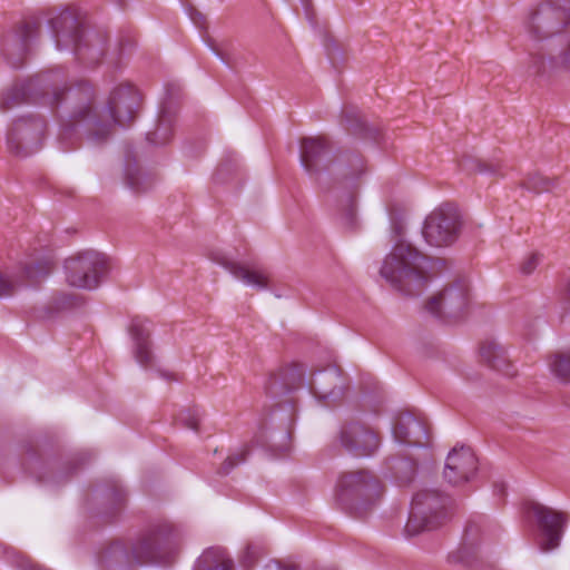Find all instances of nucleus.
Listing matches in <instances>:
<instances>
[{
  "label": "nucleus",
  "mask_w": 570,
  "mask_h": 570,
  "mask_svg": "<svg viewBox=\"0 0 570 570\" xmlns=\"http://www.w3.org/2000/svg\"><path fill=\"white\" fill-rule=\"evenodd\" d=\"M97 90L86 79L69 83L65 92H56L53 104L60 110L58 142L62 150L76 149L82 136L102 144L111 136L115 125L129 126L141 105V95L132 85L116 87L99 110Z\"/></svg>",
  "instance_id": "1"
},
{
  "label": "nucleus",
  "mask_w": 570,
  "mask_h": 570,
  "mask_svg": "<svg viewBox=\"0 0 570 570\" xmlns=\"http://www.w3.org/2000/svg\"><path fill=\"white\" fill-rule=\"evenodd\" d=\"M180 531L168 520L153 522L146 532L127 548L120 541L112 542L105 551L106 559L127 564L170 563L179 544Z\"/></svg>",
  "instance_id": "2"
},
{
  "label": "nucleus",
  "mask_w": 570,
  "mask_h": 570,
  "mask_svg": "<svg viewBox=\"0 0 570 570\" xmlns=\"http://www.w3.org/2000/svg\"><path fill=\"white\" fill-rule=\"evenodd\" d=\"M430 257L411 244L399 240L385 257L380 274L406 296H419L431 279Z\"/></svg>",
  "instance_id": "3"
},
{
  "label": "nucleus",
  "mask_w": 570,
  "mask_h": 570,
  "mask_svg": "<svg viewBox=\"0 0 570 570\" xmlns=\"http://www.w3.org/2000/svg\"><path fill=\"white\" fill-rule=\"evenodd\" d=\"M366 173L365 160L360 153L352 150H340L328 160L325 179L328 188L325 191L337 194L343 191L342 224L354 229L356 226L355 195L361 177Z\"/></svg>",
  "instance_id": "4"
},
{
  "label": "nucleus",
  "mask_w": 570,
  "mask_h": 570,
  "mask_svg": "<svg viewBox=\"0 0 570 570\" xmlns=\"http://www.w3.org/2000/svg\"><path fill=\"white\" fill-rule=\"evenodd\" d=\"M49 24L58 50L72 49L76 58L88 66L97 65L104 57V40L98 35L87 36L73 11H59L50 18Z\"/></svg>",
  "instance_id": "5"
},
{
  "label": "nucleus",
  "mask_w": 570,
  "mask_h": 570,
  "mask_svg": "<svg viewBox=\"0 0 570 570\" xmlns=\"http://www.w3.org/2000/svg\"><path fill=\"white\" fill-rule=\"evenodd\" d=\"M60 69L40 72L26 80L16 81L0 94V110L7 112L29 102H41L53 109L60 118L59 107L53 104L56 92H65L69 83H62Z\"/></svg>",
  "instance_id": "6"
},
{
  "label": "nucleus",
  "mask_w": 570,
  "mask_h": 570,
  "mask_svg": "<svg viewBox=\"0 0 570 570\" xmlns=\"http://www.w3.org/2000/svg\"><path fill=\"white\" fill-rule=\"evenodd\" d=\"M383 491V484L371 471H348L337 479L335 500L346 513L362 517L380 500Z\"/></svg>",
  "instance_id": "7"
},
{
  "label": "nucleus",
  "mask_w": 570,
  "mask_h": 570,
  "mask_svg": "<svg viewBox=\"0 0 570 570\" xmlns=\"http://www.w3.org/2000/svg\"><path fill=\"white\" fill-rule=\"evenodd\" d=\"M451 498L439 491L424 489L414 494L407 522L406 538H414L442 527L450 517Z\"/></svg>",
  "instance_id": "8"
},
{
  "label": "nucleus",
  "mask_w": 570,
  "mask_h": 570,
  "mask_svg": "<svg viewBox=\"0 0 570 570\" xmlns=\"http://www.w3.org/2000/svg\"><path fill=\"white\" fill-rule=\"evenodd\" d=\"M461 228L459 208L454 204L444 203L426 216L422 235L429 245L443 247L452 245L459 238Z\"/></svg>",
  "instance_id": "9"
},
{
  "label": "nucleus",
  "mask_w": 570,
  "mask_h": 570,
  "mask_svg": "<svg viewBox=\"0 0 570 570\" xmlns=\"http://www.w3.org/2000/svg\"><path fill=\"white\" fill-rule=\"evenodd\" d=\"M66 279L69 285L94 289L98 287L101 278L108 272V262L105 255L95 250H85L69 257L65 262Z\"/></svg>",
  "instance_id": "10"
},
{
  "label": "nucleus",
  "mask_w": 570,
  "mask_h": 570,
  "mask_svg": "<svg viewBox=\"0 0 570 570\" xmlns=\"http://www.w3.org/2000/svg\"><path fill=\"white\" fill-rule=\"evenodd\" d=\"M46 121L40 116H23L14 120L7 136L9 150L21 157L37 151L42 144Z\"/></svg>",
  "instance_id": "11"
},
{
  "label": "nucleus",
  "mask_w": 570,
  "mask_h": 570,
  "mask_svg": "<svg viewBox=\"0 0 570 570\" xmlns=\"http://www.w3.org/2000/svg\"><path fill=\"white\" fill-rule=\"evenodd\" d=\"M340 445L356 458L371 456L380 446V436L373 428L363 421H344L337 432Z\"/></svg>",
  "instance_id": "12"
},
{
  "label": "nucleus",
  "mask_w": 570,
  "mask_h": 570,
  "mask_svg": "<svg viewBox=\"0 0 570 570\" xmlns=\"http://www.w3.org/2000/svg\"><path fill=\"white\" fill-rule=\"evenodd\" d=\"M41 23L37 19L22 21L7 33L2 42V53L12 68H21L29 53L31 43L40 36Z\"/></svg>",
  "instance_id": "13"
},
{
  "label": "nucleus",
  "mask_w": 570,
  "mask_h": 570,
  "mask_svg": "<svg viewBox=\"0 0 570 570\" xmlns=\"http://www.w3.org/2000/svg\"><path fill=\"white\" fill-rule=\"evenodd\" d=\"M330 150V142L323 136L305 137L301 140V163L322 188L330 187L325 179Z\"/></svg>",
  "instance_id": "14"
},
{
  "label": "nucleus",
  "mask_w": 570,
  "mask_h": 570,
  "mask_svg": "<svg viewBox=\"0 0 570 570\" xmlns=\"http://www.w3.org/2000/svg\"><path fill=\"white\" fill-rule=\"evenodd\" d=\"M468 286L464 282L459 281L430 297L425 308L429 313L440 318H456L462 315L468 306Z\"/></svg>",
  "instance_id": "15"
},
{
  "label": "nucleus",
  "mask_w": 570,
  "mask_h": 570,
  "mask_svg": "<svg viewBox=\"0 0 570 570\" xmlns=\"http://www.w3.org/2000/svg\"><path fill=\"white\" fill-rule=\"evenodd\" d=\"M527 511L533 514L543 534L542 550L549 551L559 547L568 515L538 502H529Z\"/></svg>",
  "instance_id": "16"
},
{
  "label": "nucleus",
  "mask_w": 570,
  "mask_h": 570,
  "mask_svg": "<svg viewBox=\"0 0 570 570\" xmlns=\"http://www.w3.org/2000/svg\"><path fill=\"white\" fill-rule=\"evenodd\" d=\"M294 404L288 403L277 404L272 413V420L278 419L281 425L278 428H265L263 431V445L267 446L275 453L287 452L291 448L292 431L294 423Z\"/></svg>",
  "instance_id": "17"
},
{
  "label": "nucleus",
  "mask_w": 570,
  "mask_h": 570,
  "mask_svg": "<svg viewBox=\"0 0 570 570\" xmlns=\"http://www.w3.org/2000/svg\"><path fill=\"white\" fill-rule=\"evenodd\" d=\"M308 389L316 399L330 405L342 399L345 382L337 367L328 366L312 374Z\"/></svg>",
  "instance_id": "18"
},
{
  "label": "nucleus",
  "mask_w": 570,
  "mask_h": 570,
  "mask_svg": "<svg viewBox=\"0 0 570 570\" xmlns=\"http://www.w3.org/2000/svg\"><path fill=\"white\" fill-rule=\"evenodd\" d=\"M94 500L101 505L97 515L105 522H112L126 507L127 492L117 480L110 479L95 489Z\"/></svg>",
  "instance_id": "19"
},
{
  "label": "nucleus",
  "mask_w": 570,
  "mask_h": 570,
  "mask_svg": "<svg viewBox=\"0 0 570 570\" xmlns=\"http://www.w3.org/2000/svg\"><path fill=\"white\" fill-rule=\"evenodd\" d=\"M478 470V459L470 448H454L448 455L444 479L459 485L471 480Z\"/></svg>",
  "instance_id": "20"
},
{
  "label": "nucleus",
  "mask_w": 570,
  "mask_h": 570,
  "mask_svg": "<svg viewBox=\"0 0 570 570\" xmlns=\"http://www.w3.org/2000/svg\"><path fill=\"white\" fill-rule=\"evenodd\" d=\"M393 436L399 443L412 446H424L430 440L426 422L409 412L396 417Z\"/></svg>",
  "instance_id": "21"
},
{
  "label": "nucleus",
  "mask_w": 570,
  "mask_h": 570,
  "mask_svg": "<svg viewBox=\"0 0 570 570\" xmlns=\"http://www.w3.org/2000/svg\"><path fill=\"white\" fill-rule=\"evenodd\" d=\"M305 385L303 364H291L272 374L266 383V392L274 399L286 395Z\"/></svg>",
  "instance_id": "22"
},
{
  "label": "nucleus",
  "mask_w": 570,
  "mask_h": 570,
  "mask_svg": "<svg viewBox=\"0 0 570 570\" xmlns=\"http://www.w3.org/2000/svg\"><path fill=\"white\" fill-rule=\"evenodd\" d=\"M129 332L135 343L134 354L136 361L141 366H150L154 356L150 350V330L147 326V321L139 317L132 318Z\"/></svg>",
  "instance_id": "23"
},
{
  "label": "nucleus",
  "mask_w": 570,
  "mask_h": 570,
  "mask_svg": "<svg viewBox=\"0 0 570 570\" xmlns=\"http://www.w3.org/2000/svg\"><path fill=\"white\" fill-rule=\"evenodd\" d=\"M480 357L489 367L507 376L515 374L507 352L497 341L485 340L480 346Z\"/></svg>",
  "instance_id": "24"
},
{
  "label": "nucleus",
  "mask_w": 570,
  "mask_h": 570,
  "mask_svg": "<svg viewBox=\"0 0 570 570\" xmlns=\"http://www.w3.org/2000/svg\"><path fill=\"white\" fill-rule=\"evenodd\" d=\"M480 533V524L475 521H469L464 529L462 543L455 552L450 554V561L471 567L476 560V546L479 543Z\"/></svg>",
  "instance_id": "25"
},
{
  "label": "nucleus",
  "mask_w": 570,
  "mask_h": 570,
  "mask_svg": "<svg viewBox=\"0 0 570 570\" xmlns=\"http://www.w3.org/2000/svg\"><path fill=\"white\" fill-rule=\"evenodd\" d=\"M195 570H234V561L225 549L212 547L197 559Z\"/></svg>",
  "instance_id": "26"
},
{
  "label": "nucleus",
  "mask_w": 570,
  "mask_h": 570,
  "mask_svg": "<svg viewBox=\"0 0 570 570\" xmlns=\"http://www.w3.org/2000/svg\"><path fill=\"white\" fill-rule=\"evenodd\" d=\"M234 277L243 281L245 284L254 286L258 289L268 286V278L258 271H250L239 263L223 259L219 262Z\"/></svg>",
  "instance_id": "27"
},
{
  "label": "nucleus",
  "mask_w": 570,
  "mask_h": 570,
  "mask_svg": "<svg viewBox=\"0 0 570 570\" xmlns=\"http://www.w3.org/2000/svg\"><path fill=\"white\" fill-rule=\"evenodd\" d=\"M345 121H346V129L365 139H372L377 140L380 137V130L375 127L370 126L363 117L360 115L356 110H348L345 109L343 111Z\"/></svg>",
  "instance_id": "28"
},
{
  "label": "nucleus",
  "mask_w": 570,
  "mask_h": 570,
  "mask_svg": "<svg viewBox=\"0 0 570 570\" xmlns=\"http://www.w3.org/2000/svg\"><path fill=\"white\" fill-rule=\"evenodd\" d=\"M391 476L400 484H407L414 480L416 463L407 458H387L385 461Z\"/></svg>",
  "instance_id": "29"
},
{
  "label": "nucleus",
  "mask_w": 570,
  "mask_h": 570,
  "mask_svg": "<svg viewBox=\"0 0 570 570\" xmlns=\"http://www.w3.org/2000/svg\"><path fill=\"white\" fill-rule=\"evenodd\" d=\"M55 262L51 257L30 261L23 265L22 276L30 283L36 284L46 278L53 269Z\"/></svg>",
  "instance_id": "30"
},
{
  "label": "nucleus",
  "mask_w": 570,
  "mask_h": 570,
  "mask_svg": "<svg viewBox=\"0 0 570 570\" xmlns=\"http://www.w3.org/2000/svg\"><path fill=\"white\" fill-rule=\"evenodd\" d=\"M174 118L173 116L163 110L158 118V124L154 131L147 134V140L155 145L161 146L170 141L174 134Z\"/></svg>",
  "instance_id": "31"
},
{
  "label": "nucleus",
  "mask_w": 570,
  "mask_h": 570,
  "mask_svg": "<svg viewBox=\"0 0 570 570\" xmlns=\"http://www.w3.org/2000/svg\"><path fill=\"white\" fill-rule=\"evenodd\" d=\"M548 364L553 376L561 383H570V348L557 351L548 357Z\"/></svg>",
  "instance_id": "32"
},
{
  "label": "nucleus",
  "mask_w": 570,
  "mask_h": 570,
  "mask_svg": "<svg viewBox=\"0 0 570 570\" xmlns=\"http://www.w3.org/2000/svg\"><path fill=\"white\" fill-rule=\"evenodd\" d=\"M559 180L557 178H549L540 173H532L521 183V186L535 194L549 193L557 188Z\"/></svg>",
  "instance_id": "33"
},
{
  "label": "nucleus",
  "mask_w": 570,
  "mask_h": 570,
  "mask_svg": "<svg viewBox=\"0 0 570 570\" xmlns=\"http://www.w3.org/2000/svg\"><path fill=\"white\" fill-rule=\"evenodd\" d=\"M460 167L468 173L478 171L483 174L499 175L502 166L499 161L488 163L471 156H466L460 160Z\"/></svg>",
  "instance_id": "34"
},
{
  "label": "nucleus",
  "mask_w": 570,
  "mask_h": 570,
  "mask_svg": "<svg viewBox=\"0 0 570 570\" xmlns=\"http://www.w3.org/2000/svg\"><path fill=\"white\" fill-rule=\"evenodd\" d=\"M126 183L128 187L136 194L148 190L153 185L151 180L146 178V176L139 169L130 168H127L126 171Z\"/></svg>",
  "instance_id": "35"
},
{
  "label": "nucleus",
  "mask_w": 570,
  "mask_h": 570,
  "mask_svg": "<svg viewBox=\"0 0 570 570\" xmlns=\"http://www.w3.org/2000/svg\"><path fill=\"white\" fill-rule=\"evenodd\" d=\"M200 412L198 407H190L178 413L176 420L181 426L198 432L200 423Z\"/></svg>",
  "instance_id": "36"
},
{
  "label": "nucleus",
  "mask_w": 570,
  "mask_h": 570,
  "mask_svg": "<svg viewBox=\"0 0 570 570\" xmlns=\"http://www.w3.org/2000/svg\"><path fill=\"white\" fill-rule=\"evenodd\" d=\"M248 454H249L248 446H244L239 452L230 454L222 463V465L219 468V473L223 475L229 474L235 466L246 462Z\"/></svg>",
  "instance_id": "37"
},
{
  "label": "nucleus",
  "mask_w": 570,
  "mask_h": 570,
  "mask_svg": "<svg viewBox=\"0 0 570 570\" xmlns=\"http://www.w3.org/2000/svg\"><path fill=\"white\" fill-rule=\"evenodd\" d=\"M263 554L264 548L261 543L249 542L247 543L240 558L242 564L246 568H250L258 561V559Z\"/></svg>",
  "instance_id": "38"
},
{
  "label": "nucleus",
  "mask_w": 570,
  "mask_h": 570,
  "mask_svg": "<svg viewBox=\"0 0 570 570\" xmlns=\"http://www.w3.org/2000/svg\"><path fill=\"white\" fill-rule=\"evenodd\" d=\"M208 46L210 50L214 52V55L226 66L233 68L235 66V62L232 58V56L227 52V43H216L215 41L210 40L208 42Z\"/></svg>",
  "instance_id": "39"
},
{
  "label": "nucleus",
  "mask_w": 570,
  "mask_h": 570,
  "mask_svg": "<svg viewBox=\"0 0 570 570\" xmlns=\"http://www.w3.org/2000/svg\"><path fill=\"white\" fill-rule=\"evenodd\" d=\"M540 262L541 255L539 253H532L521 263L520 272L523 275H530L534 272Z\"/></svg>",
  "instance_id": "40"
},
{
  "label": "nucleus",
  "mask_w": 570,
  "mask_h": 570,
  "mask_svg": "<svg viewBox=\"0 0 570 570\" xmlns=\"http://www.w3.org/2000/svg\"><path fill=\"white\" fill-rule=\"evenodd\" d=\"M78 469H79V461L70 460L63 466L65 475H60V474L55 475L53 481L56 483L67 481L69 478H71L77 472Z\"/></svg>",
  "instance_id": "41"
},
{
  "label": "nucleus",
  "mask_w": 570,
  "mask_h": 570,
  "mask_svg": "<svg viewBox=\"0 0 570 570\" xmlns=\"http://www.w3.org/2000/svg\"><path fill=\"white\" fill-rule=\"evenodd\" d=\"M14 284L0 273V297L12 295Z\"/></svg>",
  "instance_id": "42"
},
{
  "label": "nucleus",
  "mask_w": 570,
  "mask_h": 570,
  "mask_svg": "<svg viewBox=\"0 0 570 570\" xmlns=\"http://www.w3.org/2000/svg\"><path fill=\"white\" fill-rule=\"evenodd\" d=\"M189 16H190V19L193 20V22L198 28H205L206 27V17L202 12H199L198 10L193 8V9L189 10Z\"/></svg>",
  "instance_id": "43"
},
{
  "label": "nucleus",
  "mask_w": 570,
  "mask_h": 570,
  "mask_svg": "<svg viewBox=\"0 0 570 570\" xmlns=\"http://www.w3.org/2000/svg\"><path fill=\"white\" fill-rule=\"evenodd\" d=\"M20 566L22 567L23 570H49L30 560H22Z\"/></svg>",
  "instance_id": "44"
},
{
  "label": "nucleus",
  "mask_w": 570,
  "mask_h": 570,
  "mask_svg": "<svg viewBox=\"0 0 570 570\" xmlns=\"http://www.w3.org/2000/svg\"><path fill=\"white\" fill-rule=\"evenodd\" d=\"M263 570H296V567L295 566L282 567L279 563L273 562V563L266 564L263 568Z\"/></svg>",
  "instance_id": "45"
},
{
  "label": "nucleus",
  "mask_w": 570,
  "mask_h": 570,
  "mask_svg": "<svg viewBox=\"0 0 570 570\" xmlns=\"http://www.w3.org/2000/svg\"><path fill=\"white\" fill-rule=\"evenodd\" d=\"M393 230L397 237H401L403 235V224L402 223H394L393 224Z\"/></svg>",
  "instance_id": "46"
},
{
  "label": "nucleus",
  "mask_w": 570,
  "mask_h": 570,
  "mask_svg": "<svg viewBox=\"0 0 570 570\" xmlns=\"http://www.w3.org/2000/svg\"><path fill=\"white\" fill-rule=\"evenodd\" d=\"M495 491H498V493L503 495L504 494V484H495Z\"/></svg>",
  "instance_id": "47"
},
{
  "label": "nucleus",
  "mask_w": 570,
  "mask_h": 570,
  "mask_svg": "<svg viewBox=\"0 0 570 570\" xmlns=\"http://www.w3.org/2000/svg\"><path fill=\"white\" fill-rule=\"evenodd\" d=\"M222 171H223V167L220 166V167L217 169V173H216V177H217V179H219V176L222 175Z\"/></svg>",
  "instance_id": "48"
},
{
  "label": "nucleus",
  "mask_w": 570,
  "mask_h": 570,
  "mask_svg": "<svg viewBox=\"0 0 570 570\" xmlns=\"http://www.w3.org/2000/svg\"><path fill=\"white\" fill-rule=\"evenodd\" d=\"M161 376H163V377H165V379H167V380H169V379L171 377L170 375H168V374H166V373H161Z\"/></svg>",
  "instance_id": "49"
},
{
  "label": "nucleus",
  "mask_w": 570,
  "mask_h": 570,
  "mask_svg": "<svg viewBox=\"0 0 570 570\" xmlns=\"http://www.w3.org/2000/svg\"><path fill=\"white\" fill-rule=\"evenodd\" d=\"M28 452H29L30 456L35 455V452L31 449H28Z\"/></svg>",
  "instance_id": "50"
},
{
  "label": "nucleus",
  "mask_w": 570,
  "mask_h": 570,
  "mask_svg": "<svg viewBox=\"0 0 570 570\" xmlns=\"http://www.w3.org/2000/svg\"><path fill=\"white\" fill-rule=\"evenodd\" d=\"M117 1H118V3H119L120 6H124V4H125V2H126L125 0H117Z\"/></svg>",
  "instance_id": "51"
},
{
  "label": "nucleus",
  "mask_w": 570,
  "mask_h": 570,
  "mask_svg": "<svg viewBox=\"0 0 570 570\" xmlns=\"http://www.w3.org/2000/svg\"><path fill=\"white\" fill-rule=\"evenodd\" d=\"M22 465L27 469V462H26V460L22 462Z\"/></svg>",
  "instance_id": "52"
}]
</instances>
